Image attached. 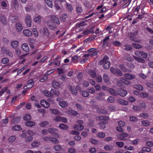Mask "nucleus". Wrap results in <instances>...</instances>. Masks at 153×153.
<instances>
[{
  "label": "nucleus",
  "mask_w": 153,
  "mask_h": 153,
  "mask_svg": "<svg viewBox=\"0 0 153 153\" xmlns=\"http://www.w3.org/2000/svg\"><path fill=\"white\" fill-rule=\"evenodd\" d=\"M134 54L137 56H133V57L135 60L140 63H144L145 62V60L141 58H146L147 56V54L146 53L143 51H135Z\"/></svg>",
  "instance_id": "1"
},
{
  "label": "nucleus",
  "mask_w": 153,
  "mask_h": 153,
  "mask_svg": "<svg viewBox=\"0 0 153 153\" xmlns=\"http://www.w3.org/2000/svg\"><path fill=\"white\" fill-rule=\"evenodd\" d=\"M111 71L113 74H116L120 76H122L123 74L121 71L118 68L111 67L110 68Z\"/></svg>",
  "instance_id": "2"
},
{
  "label": "nucleus",
  "mask_w": 153,
  "mask_h": 153,
  "mask_svg": "<svg viewBox=\"0 0 153 153\" xmlns=\"http://www.w3.org/2000/svg\"><path fill=\"white\" fill-rule=\"evenodd\" d=\"M54 90L52 89L51 91H49L47 90H45L43 92V94L46 96L48 97H53V93H54Z\"/></svg>",
  "instance_id": "3"
},
{
  "label": "nucleus",
  "mask_w": 153,
  "mask_h": 153,
  "mask_svg": "<svg viewBox=\"0 0 153 153\" xmlns=\"http://www.w3.org/2000/svg\"><path fill=\"white\" fill-rule=\"evenodd\" d=\"M120 82L118 81L117 82V84L119 86H122L123 85V83H124L126 85H128L130 83V82L129 81L125 80L123 78H120Z\"/></svg>",
  "instance_id": "4"
},
{
  "label": "nucleus",
  "mask_w": 153,
  "mask_h": 153,
  "mask_svg": "<svg viewBox=\"0 0 153 153\" xmlns=\"http://www.w3.org/2000/svg\"><path fill=\"white\" fill-rule=\"evenodd\" d=\"M19 4L18 0H13L11 4V8L13 10H16L19 7Z\"/></svg>",
  "instance_id": "5"
},
{
  "label": "nucleus",
  "mask_w": 153,
  "mask_h": 153,
  "mask_svg": "<svg viewBox=\"0 0 153 153\" xmlns=\"http://www.w3.org/2000/svg\"><path fill=\"white\" fill-rule=\"evenodd\" d=\"M137 34V32H135L131 33L130 36V39L133 41L136 42H140V41L136 38V36Z\"/></svg>",
  "instance_id": "6"
},
{
  "label": "nucleus",
  "mask_w": 153,
  "mask_h": 153,
  "mask_svg": "<svg viewBox=\"0 0 153 153\" xmlns=\"http://www.w3.org/2000/svg\"><path fill=\"white\" fill-rule=\"evenodd\" d=\"M128 136V135L127 133L123 132L118 135L117 137L120 140H126L125 137H127Z\"/></svg>",
  "instance_id": "7"
},
{
  "label": "nucleus",
  "mask_w": 153,
  "mask_h": 153,
  "mask_svg": "<svg viewBox=\"0 0 153 153\" xmlns=\"http://www.w3.org/2000/svg\"><path fill=\"white\" fill-rule=\"evenodd\" d=\"M34 83L33 79H30L28 82L27 83L24 87L25 89H29L32 88L34 85Z\"/></svg>",
  "instance_id": "8"
},
{
  "label": "nucleus",
  "mask_w": 153,
  "mask_h": 153,
  "mask_svg": "<svg viewBox=\"0 0 153 153\" xmlns=\"http://www.w3.org/2000/svg\"><path fill=\"white\" fill-rule=\"evenodd\" d=\"M25 21L27 26L30 27L31 26L32 20L31 17L29 16H26Z\"/></svg>",
  "instance_id": "9"
},
{
  "label": "nucleus",
  "mask_w": 153,
  "mask_h": 153,
  "mask_svg": "<svg viewBox=\"0 0 153 153\" xmlns=\"http://www.w3.org/2000/svg\"><path fill=\"white\" fill-rule=\"evenodd\" d=\"M125 78L127 79H132L135 78V75L130 74L127 73L124 75Z\"/></svg>",
  "instance_id": "10"
},
{
  "label": "nucleus",
  "mask_w": 153,
  "mask_h": 153,
  "mask_svg": "<svg viewBox=\"0 0 153 153\" xmlns=\"http://www.w3.org/2000/svg\"><path fill=\"white\" fill-rule=\"evenodd\" d=\"M42 17L39 15H36L33 18V21L34 22L39 24L41 22Z\"/></svg>",
  "instance_id": "11"
},
{
  "label": "nucleus",
  "mask_w": 153,
  "mask_h": 153,
  "mask_svg": "<svg viewBox=\"0 0 153 153\" xmlns=\"http://www.w3.org/2000/svg\"><path fill=\"white\" fill-rule=\"evenodd\" d=\"M127 94V91L123 89H120L117 92V95H119L120 96L122 97H125L126 95Z\"/></svg>",
  "instance_id": "12"
},
{
  "label": "nucleus",
  "mask_w": 153,
  "mask_h": 153,
  "mask_svg": "<svg viewBox=\"0 0 153 153\" xmlns=\"http://www.w3.org/2000/svg\"><path fill=\"white\" fill-rule=\"evenodd\" d=\"M40 104L43 107L46 108H48L50 105L49 103L44 100H42L40 102Z\"/></svg>",
  "instance_id": "13"
},
{
  "label": "nucleus",
  "mask_w": 153,
  "mask_h": 153,
  "mask_svg": "<svg viewBox=\"0 0 153 153\" xmlns=\"http://www.w3.org/2000/svg\"><path fill=\"white\" fill-rule=\"evenodd\" d=\"M40 33L42 36H47L49 34L48 29L46 28H44L40 31Z\"/></svg>",
  "instance_id": "14"
},
{
  "label": "nucleus",
  "mask_w": 153,
  "mask_h": 153,
  "mask_svg": "<svg viewBox=\"0 0 153 153\" xmlns=\"http://www.w3.org/2000/svg\"><path fill=\"white\" fill-rule=\"evenodd\" d=\"M23 34L26 36H31L32 35V32L28 29H25L23 31Z\"/></svg>",
  "instance_id": "15"
},
{
  "label": "nucleus",
  "mask_w": 153,
  "mask_h": 153,
  "mask_svg": "<svg viewBox=\"0 0 153 153\" xmlns=\"http://www.w3.org/2000/svg\"><path fill=\"white\" fill-rule=\"evenodd\" d=\"M69 90L71 92V93L74 94L76 95L77 94V91L75 88L71 85H70L68 86Z\"/></svg>",
  "instance_id": "16"
},
{
  "label": "nucleus",
  "mask_w": 153,
  "mask_h": 153,
  "mask_svg": "<svg viewBox=\"0 0 153 153\" xmlns=\"http://www.w3.org/2000/svg\"><path fill=\"white\" fill-rule=\"evenodd\" d=\"M21 48L22 50L25 52H27L29 51V48L27 44L24 43L21 45Z\"/></svg>",
  "instance_id": "17"
},
{
  "label": "nucleus",
  "mask_w": 153,
  "mask_h": 153,
  "mask_svg": "<svg viewBox=\"0 0 153 153\" xmlns=\"http://www.w3.org/2000/svg\"><path fill=\"white\" fill-rule=\"evenodd\" d=\"M51 20L56 24L59 25V22L58 18L54 15H53L51 16Z\"/></svg>",
  "instance_id": "18"
},
{
  "label": "nucleus",
  "mask_w": 153,
  "mask_h": 153,
  "mask_svg": "<svg viewBox=\"0 0 153 153\" xmlns=\"http://www.w3.org/2000/svg\"><path fill=\"white\" fill-rule=\"evenodd\" d=\"M16 28L17 31L21 32L22 29L23 27L22 25L19 22L16 23Z\"/></svg>",
  "instance_id": "19"
},
{
  "label": "nucleus",
  "mask_w": 153,
  "mask_h": 153,
  "mask_svg": "<svg viewBox=\"0 0 153 153\" xmlns=\"http://www.w3.org/2000/svg\"><path fill=\"white\" fill-rule=\"evenodd\" d=\"M74 129H76L78 131H81L84 128V127L82 125L80 124H76L73 126Z\"/></svg>",
  "instance_id": "20"
},
{
  "label": "nucleus",
  "mask_w": 153,
  "mask_h": 153,
  "mask_svg": "<svg viewBox=\"0 0 153 153\" xmlns=\"http://www.w3.org/2000/svg\"><path fill=\"white\" fill-rule=\"evenodd\" d=\"M65 113L67 114H69L71 116H76L78 114L77 112L73 110H70L69 111H66Z\"/></svg>",
  "instance_id": "21"
},
{
  "label": "nucleus",
  "mask_w": 153,
  "mask_h": 153,
  "mask_svg": "<svg viewBox=\"0 0 153 153\" xmlns=\"http://www.w3.org/2000/svg\"><path fill=\"white\" fill-rule=\"evenodd\" d=\"M59 104L61 107L62 108H65L68 105V103L65 101H61L59 102Z\"/></svg>",
  "instance_id": "22"
},
{
  "label": "nucleus",
  "mask_w": 153,
  "mask_h": 153,
  "mask_svg": "<svg viewBox=\"0 0 153 153\" xmlns=\"http://www.w3.org/2000/svg\"><path fill=\"white\" fill-rule=\"evenodd\" d=\"M110 62L107 60H105L104 64H103V67L105 69H108L110 67Z\"/></svg>",
  "instance_id": "23"
},
{
  "label": "nucleus",
  "mask_w": 153,
  "mask_h": 153,
  "mask_svg": "<svg viewBox=\"0 0 153 153\" xmlns=\"http://www.w3.org/2000/svg\"><path fill=\"white\" fill-rule=\"evenodd\" d=\"M19 44V42L18 41H13L11 42V45L13 48H16L18 46Z\"/></svg>",
  "instance_id": "24"
},
{
  "label": "nucleus",
  "mask_w": 153,
  "mask_h": 153,
  "mask_svg": "<svg viewBox=\"0 0 153 153\" xmlns=\"http://www.w3.org/2000/svg\"><path fill=\"white\" fill-rule=\"evenodd\" d=\"M47 5L50 8H52L53 6V4L52 0H44Z\"/></svg>",
  "instance_id": "25"
},
{
  "label": "nucleus",
  "mask_w": 153,
  "mask_h": 153,
  "mask_svg": "<svg viewBox=\"0 0 153 153\" xmlns=\"http://www.w3.org/2000/svg\"><path fill=\"white\" fill-rule=\"evenodd\" d=\"M117 102L118 103L124 105H127L128 104V102L121 99L118 100Z\"/></svg>",
  "instance_id": "26"
},
{
  "label": "nucleus",
  "mask_w": 153,
  "mask_h": 153,
  "mask_svg": "<svg viewBox=\"0 0 153 153\" xmlns=\"http://www.w3.org/2000/svg\"><path fill=\"white\" fill-rule=\"evenodd\" d=\"M57 131L58 130L57 129L54 128H50L48 129V132L53 135L55 134V132Z\"/></svg>",
  "instance_id": "27"
},
{
  "label": "nucleus",
  "mask_w": 153,
  "mask_h": 153,
  "mask_svg": "<svg viewBox=\"0 0 153 153\" xmlns=\"http://www.w3.org/2000/svg\"><path fill=\"white\" fill-rule=\"evenodd\" d=\"M53 87L55 89H58L60 87V84L57 81L54 80L53 83Z\"/></svg>",
  "instance_id": "28"
},
{
  "label": "nucleus",
  "mask_w": 153,
  "mask_h": 153,
  "mask_svg": "<svg viewBox=\"0 0 153 153\" xmlns=\"http://www.w3.org/2000/svg\"><path fill=\"white\" fill-rule=\"evenodd\" d=\"M108 59V57L106 56H105L98 63V65H101L102 64H104L105 63V60H107Z\"/></svg>",
  "instance_id": "29"
},
{
  "label": "nucleus",
  "mask_w": 153,
  "mask_h": 153,
  "mask_svg": "<svg viewBox=\"0 0 153 153\" xmlns=\"http://www.w3.org/2000/svg\"><path fill=\"white\" fill-rule=\"evenodd\" d=\"M107 123L106 121L103 120L102 121H100L99 123V124L100 125V127L102 128H104L105 127V123Z\"/></svg>",
  "instance_id": "30"
},
{
  "label": "nucleus",
  "mask_w": 153,
  "mask_h": 153,
  "mask_svg": "<svg viewBox=\"0 0 153 153\" xmlns=\"http://www.w3.org/2000/svg\"><path fill=\"white\" fill-rule=\"evenodd\" d=\"M120 67L121 70L124 72L131 71V70H128L126 68L125 66L123 65H120Z\"/></svg>",
  "instance_id": "31"
},
{
  "label": "nucleus",
  "mask_w": 153,
  "mask_h": 153,
  "mask_svg": "<svg viewBox=\"0 0 153 153\" xmlns=\"http://www.w3.org/2000/svg\"><path fill=\"white\" fill-rule=\"evenodd\" d=\"M149 116V114L147 113H142L138 116V117L143 118L144 119L147 117Z\"/></svg>",
  "instance_id": "32"
},
{
  "label": "nucleus",
  "mask_w": 153,
  "mask_h": 153,
  "mask_svg": "<svg viewBox=\"0 0 153 153\" xmlns=\"http://www.w3.org/2000/svg\"><path fill=\"white\" fill-rule=\"evenodd\" d=\"M54 150L56 151H60L62 149V147L59 145H56L54 147Z\"/></svg>",
  "instance_id": "33"
},
{
  "label": "nucleus",
  "mask_w": 153,
  "mask_h": 153,
  "mask_svg": "<svg viewBox=\"0 0 153 153\" xmlns=\"http://www.w3.org/2000/svg\"><path fill=\"white\" fill-rule=\"evenodd\" d=\"M109 92L113 95L116 96L117 95V92H116L112 88H110L109 89Z\"/></svg>",
  "instance_id": "34"
},
{
  "label": "nucleus",
  "mask_w": 153,
  "mask_h": 153,
  "mask_svg": "<svg viewBox=\"0 0 153 153\" xmlns=\"http://www.w3.org/2000/svg\"><path fill=\"white\" fill-rule=\"evenodd\" d=\"M26 125L28 126L31 127L35 125V123L31 121H28L26 123Z\"/></svg>",
  "instance_id": "35"
},
{
  "label": "nucleus",
  "mask_w": 153,
  "mask_h": 153,
  "mask_svg": "<svg viewBox=\"0 0 153 153\" xmlns=\"http://www.w3.org/2000/svg\"><path fill=\"white\" fill-rule=\"evenodd\" d=\"M68 18L67 15L65 13H64L60 17V19L62 21H65Z\"/></svg>",
  "instance_id": "36"
},
{
  "label": "nucleus",
  "mask_w": 153,
  "mask_h": 153,
  "mask_svg": "<svg viewBox=\"0 0 153 153\" xmlns=\"http://www.w3.org/2000/svg\"><path fill=\"white\" fill-rule=\"evenodd\" d=\"M0 20L3 24L4 25L6 24V18L4 16H0Z\"/></svg>",
  "instance_id": "37"
},
{
  "label": "nucleus",
  "mask_w": 153,
  "mask_h": 153,
  "mask_svg": "<svg viewBox=\"0 0 153 153\" xmlns=\"http://www.w3.org/2000/svg\"><path fill=\"white\" fill-rule=\"evenodd\" d=\"M88 73L89 75L91 76L92 77H95L97 76L96 73L91 70L89 71Z\"/></svg>",
  "instance_id": "38"
},
{
  "label": "nucleus",
  "mask_w": 153,
  "mask_h": 153,
  "mask_svg": "<svg viewBox=\"0 0 153 153\" xmlns=\"http://www.w3.org/2000/svg\"><path fill=\"white\" fill-rule=\"evenodd\" d=\"M50 141L53 142V143H58L59 142V140L57 138L51 137V139H50Z\"/></svg>",
  "instance_id": "39"
},
{
  "label": "nucleus",
  "mask_w": 153,
  "mask_h": 153,
  "mask_svg": "<svg viewBox=\"0 0 153 153\" xmlns=\"http://www.w3.org/2000/svg\"><path fill=\"white\" fill-rule=\"evenodd\" d=\"M25 9L27 12H30L34 10V8L33 6H30L25 7Z\"/></svg>",
  "instance_id": "40"
},
{
  "label": "nucleus",
  "mask_w": 153,
  "mask_h": 153,
  "mask_svg": "<svg viewBox=\"0 0 153 153\" xmlns=\"http://www.w3.org/2000/svg\"><path fill=\"white\" fill-rule=\"evenodd\" d=\"M142 150L143 152H149L151 151V149L148 147H144L142 148Z\"/></svg>",
  "instance_id": "41"
},
{
  "label": "nucleus",
  "mask_w": 153,
  "mask_h": 153,
  "mask_svg": "<svg viewBox=\"0 0 153 153\" xmlns=\"http://www.w3.org/2000/svg\"><path fill=\"white\" fill-rule=\"evenodd\" d=\"M59 127L61 129L65 130L68 128V127L65 124H61L59 126Z\"/></svg>",
  "instance_id": "42"
},
{
  "label": "nucleus",
  "mask_w": 153,
  "mask_h": 153,
  "mask_svg": "<svg viewBox=\"0 0 153 153\" xmlns=\"http://www.w3.org/2000/svg\"><path fill=\"white\" fill-rule=\"evenodd\" d=\"M40 145V143L36 141L33 142L31 144V145L33 147H36Z\"/></svg>",
  "instance_id": "43"
},
{
  "label": "nucleus",
  "mask_w": 153,
  "mask_h": 153,
  "mask_svg": "<svg viewBox=\"0 0 153 153\" xmlns=\"http://www.w3.org/2000/svg\"><path fill=\"white\" fill-rule=\"evenodd\" d=\"M132 45L133 47L137 49L141 48L142 47V45L136 43H133Z\"/></svg>",
  "instance_id": "44"
},
{
  "label": "nucleus",
  "mask_w": 153,
  "mask_h": 153,
  "mask_svg": "<svg viewBox=\"0 0 153 153\" xmlns=\"http://www.w3.org/2000/svg\"><path fill=\"white\" fill-rule=\"evenodd\" d=\"M142 124L144 126H147L149 125L150 123L147 120H144L142 122Z\"/></svg>",
  "instance_id": "45"
},
{
  "label": "nucleus",
  "mask_w": 153,
  "mask_h": 153,
  "mask_svg": "<svg viewBox=\"0 0 153 153\" xmlns=\"http://www.w3.org/2000/svg\"><path fill=\"white\" fill-rule=\"evenodd\" d=\"M134 88L139 90H143V87L141 85H134Z\"/></svg>",
  "instance_id": "46"
},
{
  "label": "nucleus",
  "mask_w": 153,
  "mask_h": 153,
  "mask_svg": "<svg viewBox=\"0 0 153 153\" xmlns=\"http://www.w3.org/2000/svg\"><path fill=\"white\" fill-rule=\"evenodd\" d=\"M20 117H16L12 119V122L15 123H17L20 120Z\"/></svg>",
  "instance_id": "47"
},
{
  "label": "nucleus",
  "mask_w": 153,
  "mask_h": 153,
  "mask_svg": "<svg viewBox=\"0 0 153 153\" xmlns=\"http://www.w3.org/2000/svg\"><path fill=\"white\" fill-rule=\"evenodd\" d=\"M13 130L16 131H19L21 129V126L19 125H16L14 126L12 128Z\"/></svg>",
  "instance_id": "48"
},
{
  "label": "nucleus",
  "mask_w": 153,
  "mask_h": 153,
  "mask_svg": "<svg viewBox=\"0 0 153 153\" xmlns=\"http://www.w3.org/2000/svg\"><path fill=\"white\" fill-rule=\"evenodd\" d=\"M49 124V123L47 121H44L40 123L39 125L42 127H45L47 126Z\"/></svg>",
  "instance_id": "49"
},
{
  "label": "nucleus",
  "mask_w": 153,
  "mask_h": 153,
  "mask_svg": "<svg viewBox=\"0 0 153 153\" xmlns=\"http://www.w3.org/2000/svg\"><path fill=\"white\" fill-rule=\"evenodd\" d=\"M123 48L124 49L130 51L132 49V47L130 45H124L123 46Z\"/></svg>",
  "instance_id": "50"
},
{
  "label": "nucleus",
  "mask_w": 153,
  "mask_h": 153,
  "mask_svg": "<svg viewBox=\"0 0 153 153\" xmlns=\"http://www.w3.org/2000/svg\"><path fill=\"white\" fill-rule=\"evenodd\" d=\"M113 148L112 146L110 145H107L104 147V148L106 150H111Z\"/></svg>",
  "instance_id": "51"
},
{
  "label": "nucleus",
  "mask_w": 153,
  "mask_h": 153,
  "mask_svg": "<svg viewBox=\"0 0 153 153\" xmlns=\"http://www.w3.org/2000/svg\"><path fill=\"white\" fill-rule=\"evenodd\" d=\"M103 79L105 82H108L109 80L108 75L106 74H104L103 76Z\"/></svg>",
  "instance_id": "52"
},
{
  "label": "nucleus",
  "mask_w": 153,
  "mask_h": 153,
  "mask_svg": "<svg viewBox=\"0 0 153 153\" xmlns=\"http://www.w3.org/2000/svg\"><path fill=\"white\" fill-rule=\"evenodd\" d=\"M32 31L33 33V35L35 37H37L38 36V33L36 28H34L33 29Z\"/></svg>",
  "instance_id": "53"
},
{
  "label": "nucleus",
  "mask_w": 153,
  "mask_h": 153,
  "mask_svg": "<svg viewBox=\"0 0 153 153\" xmlns=\"http://www.w3.org/2000/svg\"><path fill=\"white\" fill-rule=\"evenodd\" d=\"M16 140V137L15 136H12L10 137L8 139V141L12 143L14 141Z\"/></svg>",
  "instance_id": "54"
},
{
  "label": "nucleus",
  "mask_w": 153,
  "mask_h": 153,
  "mask_svg": "<svg viewBox=\"0 0 153 153\" xmlns=\"http://www.w3.org/2000/svg\"><path fill=\"white\" fill-rule=\"evenodd\" d=\"M85 131L82 132L81 133V135L84 137H86L88 134V132L89 131V130L88 129L85 130Z\"/></svg>",
  "instance_id": "55"
},
{
  "label": "nucleus",
  "mask_w": 153,
  "mask_h": 153,
  "mask_svg": "<svg viewBox=\"0 0 153 153\" xmlns=\"http://www.w3.org/2000/svg\"><path fill=\"white\" fill-rule=\"evenodd\" d=\"M114 101V99L112 97L110 96L107 99V101L110 103H113Z\"/></svg>",
  "instance_id": "56"
},
{
  "label": "nucleus",
  "mask_w": 153,
  "mask_h": 153,
  "mask_svg": "<svg viewBox=\"0 0 153 153\" xmlns=\"http://www.w3.org/2000/svg\"><path fill=\"white\" fill-rule=\"evenodd\" d=\"M116 144L118 146L121 148L124 145V143L123 142L120 141L117 142L116 143Z\"/></svg>",
  "instance_id": "57"
},
{
  "label": "nucleus",
  "mask_w": 153,
  "mask_h": 153,
  "mask_svg": "<svg viewBox=\"0 0 153 153\" xmlns=\"http://www.w3.org/2000/svg\"><path fill=\"white\" fill-rule=\"evenodd\" d=\"M31 119V116L30 114H26L24 117V119L25 120H30Z\"/></svg>",
  "instance_id": "58"
},
{
  "label": "nucleus",
  "mask_w": 153,
  "mask_h": 153,
  "mask_svg": "<svg viewBox=\"0 0 153 153\" xmlns=\"http://www.w3.org/2000/svg\"><path fill=\"white\" fill-rule=\"evenodd\" d=\"M9 60L7 58H4L1 60L2 63L4 64L7 63L9 62Z\"/></svg>",
  "instance_id": "59"
},
{
  "label": "nucleus",
  "mask_w": 153,
  "mask_h": 153,
  "mask_svg": "<svg viewBox=\"0 0 153 153\" xmlns=\"http://www.w3.org/2000/svg\"><path fill=\"white\" fill-rule=\"evenodd\" d=\"M109 36H106L105 39H104L103 40V42H105L104 43V45H108V42H106V41L107 40H109Z\"/></svg>",
  "instance_id": "60"
},
{
  "label": "nucleus",
  "mask_w": 153,
  "mask_h": 153,
  "mask_svg": "<svg viewBox=\"0 0 153 153\" xmlns=\"http://www.w3.org/2000/svg\"><path fill=\"white\" fill-rule=\"evenodd\" d=\"M113 44L114 45L119 47L121 46V43L117 41H114Z\"/></svg>",
  "instance_id": "61"
},
{
  "label": "nucleus",
  "mask_w": 153,
  "mask_h": 153,
  "mask_svg": "<svg viewBox=\"0 0 153 153\" xmlns=\"http://www.w3.org/2000/svg\"><path fill=\"white\" fill-rule=\"evenodd\" d=\"M118 124L119 126L121 127L124 126L125 125V122L122 121H119Z\"/></svg>",
  "instance_id": "62"
},
{
  "label": "nucleus",
  "mask_w": 153,
  "mask_h": 153,
  "mask_svg": "<svg viewBox=\"0 0 153 153\" xmlns=\"http://www.w3.org/2000/svg\"><path fill=\"white\" fill-rule=\"evenodd\" d=\"M51 112L55 114H59V111L58 110L55 109H51Z\"/></svg>",
  "instance_id": "63"
},
{
  "label": "nucleus",
  "mask_w": 153,
  "mask_h": 153,
  "mask_svg": "<svg viewBox=\"0 0 153 153\" xmlns=\"http://www.w3.org/2000/svg\"><path fill=\"white\" fill-rule=\"evenodd\" d=\"M82 94V96L85 97H87L89 95V94L86 91H83Z\"/></svg>",
  "instance_id": "64"
}]
</instances>
